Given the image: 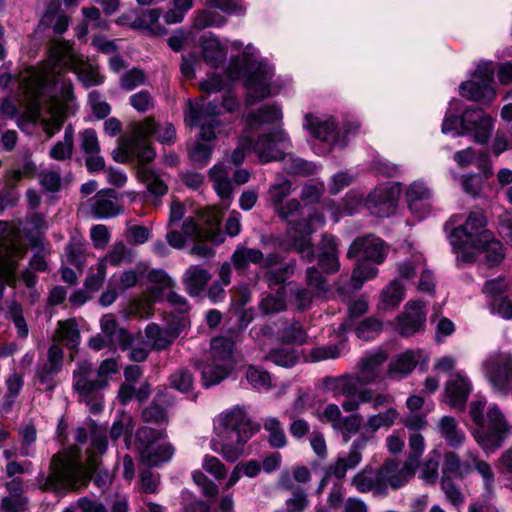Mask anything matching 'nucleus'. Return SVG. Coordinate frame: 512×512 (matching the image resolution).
<instances>
[{"instance_id": "17", "label": "nucleus", "mask_w": 512, "mask_h": 512, "mask_svg": "<svg viewBox=\"0 0 512 512\" xmlns=\"http://www.w3.org/2000/svg\"><path fill=\"white\" fill-rule=\"evenodd\" d=\"M252 146L260 162L267 163L285 159V151L291 148V141L283 129L277 128L253 140Z\"/></svg>"}, {"instance_id": "62", "label": "nucleus", "mask_w": 512, "mask_h": 512, "mask_svg": "<svg viewBox=\"0 0 512 512\" xmlns=\"http://www.w3.org/2000/svg\"><path fill=\"white\" fill-rule=\"evenodd\" d=\"M192 6L193 0H173V6L163 16L165 23L168 25L181 23Z\"/></svg>"}, {"instance_id": "41", "label": "nucleus", "mask_w": 512, "mask_h": 512, "mask_svg": "<svg viewBox=\"0 0 512 512\" xmlns=\"http://www.w3.org/2000/svg\"><path fill=\"white\" fill-rule=\"evenodd\" d=\"M234 342L226 337H215L211 340L209 360L233 367Z\"/></svg>"}, {"instance_id": "7", "label": "nucleus", "mask_w": 512, "mask_h": 512, "mask_svg": "<svg viewBox=\"0 0 512 512\" xmlns=\"http://www.w3.org/2000/svg\"><path fill=\"white\" fill-rule=\"evenodd\" d=\"M167 438L165 428L155 429L149 426L139 427L135 433V447L140 461L148 467H161L170 462L175 454V447L170 442H161Z\"/></svg>"}, {"instance_id": "31", "label": "nucleus", "mask_w": 512, "mask_h": 512, "mask_svg": "<svg viewBox=\"0 0 512 512\" xmlns=\"http://www.w3.org/2000/svg\"><path fill=\"white\" fill-rule=\"evenodd\" d=\"M171 401L166 393H157L153 401L143 409L141 413L142 421L158 426L167 425L169 422L167 407Z\"/></svg>"}, {"instance_id": "57", "label": "nucleus", "mask_w": 512, "mask_h": 512, "mask_svg": "<svg viewBox=\"0 0 512 512\" xmlns=\"http://www.w3.org/2000/svg\"><path fill=\"white\" fill-rule=\"evenodd\" d=\"M132 259V251L128 249L123 242H118L113 245L111 251L99 262L104 264V267L107 268L108 264L112 266H119L122 263L132 262Z\"/></svg>"}, {"instance_id": "64", "label": "nucleus", "mask_w": 512, "mask_h": 512, "mask_svg": "<svg viewBox=\"0 0 512 512\" xmlns=\"http://www.w3.org/2000/svg\"><path fill=\"white\" fill-rule=\"evenodd\" d=\"M306 282L316 296H325L329 291V285L323 275L315 267H309L306 271Z\"/></svg>"}, {"instance_id": "32", "label": "nucleus", "mask_w": 512, "mask_h": 512, "mask_svg": "<svg viewBox=\"0 0 512 512\" xmlns=\"http://www.w3.org/2000/svg\"><path fill=\"white\" fill-rule=\"evenodd\" d=\"M101 331L113 344L121 349L129 348L133 343V336L124 328L119 327L113 314H105L100 320Z\"/></svg>"}, {"instance_id": "35", "label": "nucleus", "mask_w": 512, "mask_h": 512, "mask_svg": "<svg viewBox=\"0 0 512 512\" xmlns=\"http://www.w3.org/2000/svg\"><path fill=\"white\" fill-rule=\"evenodd\" d=\"M437 429L446 444L453 448H460L466 441L465 432L459 427L457 420L452 416H443L437 423Z\"/></svg>"}, {"instance_id": "30", "label": "nucleus", "mask_w": 512, "mask_h": 512, "mask_svg": "<svg viewBox=\"0 0 512 512\" xmlns=\"http://www.w3.org/2000/svg\"><path fill=\"white\" fill-rule=\"evenodd\" d=\"M50 254V248L45 242L40 243V250L36 251L29 260V265L21 273V278L28 289L34 288L37 284V272L48 271L46 257Z\"/></svg>"}, {"instance_id": "40", "label": "nucleus", "mask_w": 512, "mask_h": 512, "mask_svg": "<svg viewBox=\"0 0 512 512\" xmlns=\"http://www.w3.org/2000/svg\"><path fill=\"white\" fill-rule=\"evenodd\" d=\"M398 416V411L393 407H389L383 412L369 415L363 424L364 433L362 435H365L369 438L368 435L372 436L381 428H390L394 425Z\"/></svg>"}, {"instance_id": "22", "label": "nucleus", "mask_w": 512, "mask_h": 512, "mask_svg": "<svg viewBox=\"0 0 512 512\" xmlns=\"http://www.w3.org/2000/svg\"><path fill=\"white\" fill-rule=\"evenodd\" d=\"M63 357L62 347L53 343L47 351L46 360L38 365L36 379L46 390H54L56 386L55 377L62 370Z\"/></svg>"}, {"instance_id": "4", "label": "nucleus", "mask_w": 512, "mask_h": 512, "mask_svg": "<svg viewBox=\"0 0 512 512\" xmlns=\"http://www.w3.org/2000/svg\"><path fill=\"white\" fill-rule=\"evenodd\" d=\"M219 113V107L214 102L203 104L200 109L191 107L188 121L190 125H200V135L191 148V160L199 166H204L210 160L214 149L213 141L221 133V123L214 116Z\"/></svg>"}, {"instance_id": "14", "label": "nucleus", "mask_w": 512, "mask_h": 512, "mask_svg": "<svg viewBox=\"0 0 512 512\" xmlns=\"http://www.w3.org/2000/svg\"><path fill=\"white\" fill-rule=\"evenodd\" d=\"M355 380H345L342 383V393L334 394V396L342 395L345 400L341 406L345 412H356L364 403H370L373 410L381 407H387L393 404V396L385 393H375L372 389L355 387Z\"/></svg>"}, {"instance_id": "25", "label": "nucleus", "mask_w": 512, "mask_h": 512, "mask_svg": "<svg viewBox=\"0 0 512 512\" xmlns=\"http://www.w3.org/2000/svg\"><path fill=\"white\" fill-rule=\"evenodd\" d=\"M368 437L360 435L351 444L348 454L339 457L337 461L329 467V473L338 479H343L348 470L354 469L362 460V452L366 448Z\"/></svg>"}, {"instance_id": "10", "label": "nucleus", "mask_w": 512, "mask_h": 512, "mask_svg": "<svg viewBox=\"0 0 512 512\" xmlns=\"http://www.w3.org/2000/svg\"><path fill=\"white\" fill-rule=\"evenodd\" d=\"M107 388L104 380L95 374L90 361H80L73 371V389L78 395L79 402L85 403L93 414L103 410L104 397L102 391Z\"/></svg>"}, {"instance_id": "3", "label": "nucleus", "mask_w": 512, "mask_h": 512, "mask_svg": "<svg viewBox=\"0 0 512 512\" xmlns=\"http://www.w3.org/2000/svg\"><path fill=\"white\" fill-rule=\"evenodd\" d=\"M48 475L39 473L36 482L39 489L64 495L88 483L91 471L73 453L59 452L53 455Z\"/></svg>"}, {"instance_id": "12", "label": "nucleus", "mask_w": 512, "mask_h": 512, "mask_svg": "<svg viewBox=\"0 0 512 512\" xmlns=\"http://www.w3.org/2000/svg\"><path fill=\"white\" fill-rule=\"evenodd\" d=\"M476 426L473 432L474 439L486 453L499 449L510 435L512 428L495 404L488 408L486 417Z\"/></svg>"}, {"instance_id": "11", "label": "nucleus", "mask_w": 512, "mask_h": 512, "mask_svg": "<svg viewBox=\"0 0 512 512\" xmlns=\"http://www.w3.org/2000/svg\"><path fill=\"white\" fill-rule=\"evenodd\" d=\"M400 189L392 185L376 187L366 198L361 194L347 197L343 206V214H353L360 205H364L369 212L378 217H389L397 206Z\"/></svg>"}, {"instance_id": "59", "label": "nucleus", "mask_w": 512, "mask_h": 512, "mask_svg": "<svg viewBox=\"0 0 512 512\" xmlns=\"http://www.w3.org/2000/svg\"><path fill=\"white\" fill-rule=\"evenodd\" d=\"M259 308L264 314H271L286 309L285 289L280 287L275 295H267L260 303Z\"/></svg>"}, {"instance_id": "37", "label": "nucleus", "mask_w": 512, "mask_h": 512, "mask_svg": "<svg viewBox=\"0 0 512 512\" xmlns=\"http://www.w3.org/2000/svg\"><path fill=\"white\" fill-rule=\"evenodd\" d=\"M218 438L211 440L210 447L214 452L221 454L228 462H235L240 458L244 452V445L248 441H242L241 437H234L232 440L226 437Z\"/></svg>"}, {"instance_id": "34", "label": "nucleus", "mask_w": 512, "mask_h": 512, "mask_svg": "<svg viewBox=\"0 0 512 512\" xmlns=\"http://www.w3.org/2000/svg\"><path fill=\"white\" fill-rule=\"evenodd\" d=\"M211 277L208 270L199 265H191L185 270L182 282L187 293L192 297H196L203 293Z\"/></svg>"}, {"instance_id": "47", "label": "nucleus", "mask_w": 512, "mask_h": 512, "mask_svg": "<svg viewBox=\"0 0 512 512\" xmlns=\"http://www.w3.org/2000/svg\"><path fill=\"white\" fill-rule=\"evenodd\" d=\"M232 368L233 367L226 366L225 364L209 360L201 372L203 386L209 388L213 385L219 384L228 377Z\"/></svg>"}, {"instance_id": "52", "label": "nucleus", "mask_w": 512, "mask_h": 512, "mask_svg": "<svg viewBox=\"0 0 512 512\" xmlns=\"http://www.w3.org/2000/svg\"><path fill=\"white\" fill-rule=\"evenodd\" d=\"M55 339L63 342L69 349H74L80 341L78 326L74 320L58 322Z\"/></svg>"}, {"instance_id": "45", "label": "nucleus", "mask_w": 512, "mask_h": 512, "mask_svg": "<svg viewBox=\"0 0 512 512\" xmlns=\"http://www.w3.org/2000/svg\"><path fill=\"white\" fill-rule=\"evenodd\" d=\"M201 221L205 224L204 230L207 241L214 244H220L224 241V236L219 228L221 214L218 210L207 209L201 215Z\"/></svg>"}, {"instance_id": "15", "label": "nucleus", "mask_w": 512, "mask_h": 512, "mask_svg": "<svg viewBox=\"0 0 512 512\" xmlns=\"http://www.w3.org/2000/svg\"><path fill=\"white\" fill-rule=\"evenodd\" d=\"M473 78V80L465 81L459 86L460 95L470 101L491 103L495 98L492 62L480 63L473 74Z\"/></svg>"}, {"instance_id": "49", "label": "nucleus", "mask_w": 512, "mask_h": 512, "mask_svg": "<svg viewBox=\"0 0 512 512\" xmlns=\"http://www.w3.org/2000/svg\"><path fill=\"white\" fill-rule=\"evenodd\" d=\"M263 428L268 432L267 441L272 448L281 449L287 445V437L278 418L271 416L264 418Z\"/></svg>"}, {"instance_id": "38", "label": "nucleus", "mask_w": 512, "mask_h": 512, "mask_svg": "<svg viewBox=\"0 0 512 512\" xmlns=\"http://www.w3.org/2000/svg\"><path fill=\"white\" fill-rule=\"evenodd\" d=\"M321 253L318 258L319 266L327 273H335L340 268L336 238L324 235L321 240Z\"/></svg>"}, {"instance_id": "23", "label": "nucleus", "mask_w": 512, "mask_h": 512, "mask_svg": "<svg viewBox=\"0 0 512 512\" xmlns=\"http://www.w3.org/2000/svg\"><path fill=\"white\" fill-rule=\"evenodd\" d=\"M378 471L383 484V492H385L387 486L393 489L402 487L414 476L416 469L406 461L401 463L394 459H388Z\"/></svg>"}, {"instance_id": "26", "label": "nucleus", "mask_w": 512, "mask_h": 512, "mask_svg": "<svg viewBox=\"0 0 512 512\" xmlns=\"http://www.w3.org/2000/svg\"><path fill=\"white\" fill-rule=\"evenodd\" d=\"M90 209L97 219L112 218L120 215L123 211L119 204L116 192L112 189L98 191L90 199Z\"/></svg>"}, {"instance_id": "20", "label": "nucleus", "mask_w": 512, "mask_h": 512, "mask_svg": "<svg viewBox=\"0 0 512 512\" xmlns=\"http://www.w3.org/2000/svg\"><path fill=\"white\" fill-rule=\"evenodd\" d=\"M387 251L388 248L383 240L373 235H367L352 242L347 257L350 259L361 257L360 260L381 264L387 255Z\"/></svg>"}, {"instance_id": "19", "label": "nucleus", "mask_w": 512, "mask_h": 512, "mask_svg": "<svg viewBox=\"0 0 512 512\" xmlns=\"http://www.w3.org/2000/svg\"><path fill=\"white\" fill-rule=\"evenodd\" d=\"M218 423L221 429L218 437H226L230 440L234 437H241L242 441L249 440L258 430L252 424L247 412L239 406L221 414Z\"/></svg>"}, {"instance_id": "24", "label": "nucleus", "mask_w": 512, "mask_h": 512, "mask_svg": "<svg viewBox=\"0 0 512 512\" xmlns=\"http://www.w3.org/2000/svg\"><path fill=\"white\" fill-rule=\"evenodd\" d=\"M423 304L420 301H409L404 311L397 317V331L405 337L412 336L420 331L426 322Z\"/></svg>"}, {"instance_id": "13", "label": "nucleus", "mask_w": 512, "mask_h": 512, "mask_svg": "<svg viewBox=\"0 0 512 512\" xmlns=\"http://www.w3.org/2000/svg\"><path fill=\"white\" fill-rule=\"evenodd\" d=\"M388 356L383 351H377L365 355L359 363V373L357 376L343 375L339 377H327L324 384L327 389L334 394L342 393V383L345 380H355V387L369 385L382 377V366Z\"/></svg>"}, {"instance_id": "42", "label": "nucleus", "mask_w": 512, "mask_h": 512, "mask_svg": "<svg viewBox=\"0 0 512 512\" xmlns=\"http://www.w3.org/2000/svg\"><path fill=\"white\" fill-rule=\"evenodd\" d=\"M209 177L218 196L223 200H230L233 186L227 168L222 164H216L209 170Z\"/></svg>"}, {"instance_id": "1", "label": "nucleus", "mask_w": 512, "mask_h": 512, "mask_svg": "<svg viewBox=\"0 0 512 512\" xmlns=\"http://www.w3.org/2000/svg\"><path fill=\"white\" fill-rule=\"evenodd\" d=\"M487 219L483 212H470L465 223L454 228L450 243L457 250L456 260L473 263L480 253H485L490 265L498 264L504 258L502 244L486 229Z\"/></svg>"}, {"instance_id": "5", "label": "nucleus", "mask_w": 512, "mask_h": 512, "mask_svg": "<svg viewBox=\"0 0 512 512\" xmlns=\"http://www.w3.org/2000/svg\"><path fill=\"white\" fill-rule=\"evenodd\" d=\"M227 76L230 79H245L248 105H254L270 95L273 69L263 61H257L251 57H245L243 64L238 60L232 61L227 69Z\"/></svg>"}, {"instance_id": "36", "label": "nucleus", "mask_w": 512, "mask_h": 512, "mask_svg": "<svg viewBox=\"0 0 512 512\" xmlns=\"http://www.w3.org/2000/svg\"><path fill=\"white\" fill-rule=\"evenodd\" d=\"M377 273L378 269L373 264L368 261L359 260L351 275L349 286H339L338 292L341 295L354 293L363 286L365 281L376 277Z\"/></svg>"}, {"instance_id": "63", "label": "nucleus", "mask_w": 512, "mask_h": 512, "mask_svg": "<svg viewBox=\"0 0 512 512\" xmlns=\"http://www.w3.org/2000/svg\"><path fill=\"white\" fill-rule=\"evenodd\" d=\"M294 272V264L284 263L265 272L264 278L267 284L272 287L283 284Z\"/></svg>"}, {"instance_id": "18", "label": "nucleus", "mask_w": 512, "mask_h": 512, "mask_svg": "<svg viewBox=\"0 0 512 512\" xmlns=\"http://www.w3.org/2000/svg\"><path fill=\"white\" fill-rule=\"evenodd\" d=\"M485 377L494 390L506 393L512 377V354L498 352L490 354L482 364Z\"/></svg>"}, {"instance_id": "28", "label": "nucleus", "mask_w": 512, "mask_h": 512, "mask_svg": "<svg viewBox=\"0 0 512 512\" xmlns=\"http://www.w3.org/2000/svg\"><path fill=\"white\" fill-rule=\"evenodd\" d=\"M406 200L410 211L418 218L429 214L431 209L432 194L430 189L423 183L415 181L406 190Z\"/></svg>"}, {"instance_id": "9", "label": "nucleus", "mask_w": 512, "mask_h": 512, "mask_svg": "<svg viewBox=\"0 0 512 512\" xmlns=\"http://www.w3.org/2000/svg\"><path fill=\"white\" fill-rule=\"evenodd\" d=\"M493 130V119L480 109H466L459 118L457 115L447 114L442 123L444 134L455 132L456 136L472 135L474 141L485 144Z\"/></svg>"}, {"instance_id": "29", "label": "nucleus", "mask_w": 512, "mask_h": 512, "mask_svg": "<svg viewBox=\"0 0 512 512\" xmlns=\"http://www.w3.org/2000/svg\"><path fill=\"white\" fill-rule=\"evenodd\" d=\"M442 477H449L450 479H464L472 472L471 459L468 456V451L465 454V459L452 450L446 451L443 455L442 464Z\"/></svg>"}, {"instance_id": "51", "label": "nucleus", "mask_w": 512, "mask_h": 512, "mask_svg": "<svg viewBox=\"0 0 512 512\" xmlns=\"http://www.w3.org/2000/svg\"><path fill=\"white\" fill-rule=\"evenodd\" d=\"M245 378L248 384L258 391H269L273 386L270 373L255 365L247 366Z\"/></svg>"}, {"instance_id": "8", "label": "nucleus", "mask_w": 512, "mask_h": 512, "mask_svg": "<svg viewBox=\"0 0 512 512\" xmlns=\"http://www.w3.org/2000/svg\"><path fill=\"white\" fill-rule=\"evenodd\" d=\"M154 130L155 122L151 118L133 123L131 125V135L122 136L118 139L119 153L114 152V160L125 162L130 157H135L142 163L151 162L155 157V151L147 142V139Z\"/></svg>"}, {"instance_id": "44", "label": "nucleus", "mask_w": 512, "mask_h": 512, "mask_svg": "<svg viewBox=\"0 0 512 512\" xmlns=\"http://www.w3.org/2000/svg\"><path fill=\"white\" fill-rule=\"evenodd\" d=\"M202 53L204 61L209 66L217 68L224 63L227 50L217 38L209 37L202 42Z\"/></svg>"}, {"instance_id": "48", "label": "nucleus", "mask_w": 512, "mask_h": 512, "mask_svg": "<svg viewBox=\"0 0 512 512\" xmlns=\"http://www.w3.org/2000/svg\"><path fill=\"white\" fill-rule=\"evenodd\" d=\"M417 359L412 351L400 354L389 364L388 374L391 378L401 379L415 368Z\"/></svg>"}, {"instance_id": "46", "label": "nucleus", "mask_w": 512, "mask_h": 512, "mask_svg": "<svg viewBox=\"0 0 512 512\" xmlns=\"http://www.w3.org/2000/svg\"><path fill=\"white\" fill-rule=\"evenodd\" d=\"M161 16L160 9H148L134 21V26L146 30L152 35H164L167 29L160 24L159 19Z\"/></svg>"}, {"instance_id": "21", "label": "nucleus", "mask_w": 512, "mask_h": 512, "mask_svg": "<svg viewBox=\"0 0 512 512\" xmlns=\"http://www.w3.org/2000/svg\"><path fill=\"white\" fill-rule=\"evenodd\" d=\"M304 128L313 137L328 142L331 146H345L344 138L340 136V131L332 117H319L307 114L305 116Z\"/></svg>"}, {"instance_id": "61", "label": "nucleus", "mask_w": 512, "mask_h": 512, "mask_svg": "<svg viewBox=\"0 0 512 512\" xmlns=\"http://www.w3.org/2000/svg\"><path fill=\"white\" fill-rule=\"evenodd\" d=\"M19 435L21 437V447L19 455L22 457H30L34 455L32 445L37 439V431L33 424H24L19 427Z\"/></svg>"}, {"instance_id": "6", "label": "nucleus", "mask_w": 512, "mask_h": 512, "mask_svg": "<svg viewBox=\"0 0 512 512\" xmlns=\"http://www.w3.org/2000/svg\"><path fill=\"white\" fill-rule=\"evenodd\" d=\"M48 61L52 72L59 73L70 69L86 88L103 83L104 77L99 73L98 67L76 56L66 41L52 42Z\"/></svg>"}, {"instance_id": "39", "label": "nucleus", "mask_w": 512, "mask_h": 512, "mask_svg": "<svg viewBox=\"0 0 512 512\" xmlns=\"http://www.w3.org/2000/svg\"><path fill=\"white\" fill-rule=\"evenodd\" d=\"M351 485L360 493H367L370 491L383 493V484L380 480L379 471H374L369 467H365L363 470L358 472L351 479Z\"/></svg>"}, {"instance_id": "2", "label": "nucleus", "mask_w": 512, "mask_h": 512, "mask_svg": "<svg viewBox=\"0 0 512 512\" xmlns=\"http://www.w3.org/2000/svg\"><path fill=\"white\" fill-rule=\"evenodd\" d=\"M275 213L287 223L286 235L294 247L307 262L314 260L311 234L314 226H322L324 217L311 207L303 206L297 199H290L276 208Z\"/></svg>"}, {"instance_id": "43", "label": "nucleus", "mask_w": 512, "mask_h": 512, "mask_svg": "<svg viewBox=\"0 0 512 512\" xmlns=\"http://www.w3.org/2000/svg\"><path fill=\"white\" fill-rule=\"evenodd\" d=\"M282 119L281 109L277 105H266L257 111L249 113L246 124L249 129H255L262 124H272Z\"/></svg>"}, {"instance_id": "60", "label": "nucleus", "mask_w": 512, "mask_h": 512, "mask_svg": "<svg viewBox=\"0 0 512 512\" xmlns=\"http://www.w3.org/2000/svg\"><path fill=\"white\" fill-rule=\"evenodd\" d=\"M291 186L292 184L289 180H282L270 186L267 192V199L274 211L285 203L284 199L291 193Z\"/></svg>"}, {"instance_id": "56", "label": "nucleus", "mask_w": 512, "mask_h": 512, "mask_svg": "<svg viewBox=\"0 0 512 512\" xmlns=\"http://www.w3.org/2000/svg\"><path fill=\"white\" fill-rule=\"evenodd\" d=\"M263 260V253L258 249L239 247L232 255V262L236 269L244 270L250 263L259 264Z\"/></svg>"}, {"instance_id": "33", "label": "nucleus", "mask_w": 512, "mask_h": 512, "mask_svg": "<svg viewBox=\"0 0 512 512\" xmlns=\"http://www.w3.org/2000/svg\"><path fill=\"white\" fill-rule=\"evenodd\" d=\"M181 331L176 326H169L164 329L159 325L151 323L145 329V335L154 350L161 351L173 344L179 337Z\"/></svg>"}, {"instance_id": "55", "label": "nucleus", "mask_w": 512, "mask_h": 512, "mask_svg": "<svg viewBox=\"0 0 512 512\" xmlns=\"http://www.w3.org/2000/svg\"><path fill=\"white\" fill-rule=\"evenodd\" d=\"M73 147L74 134L72 126L69 125L65 129L64 139L55 143V145L51 148L49 155L55 160L64 161L71 158Z\"/></svg>"}, {"instance_id": "53", "label": "nucleus", "mask_w": 512, "mask_h": 512, "mask_svg": "<svg viewBox=\"0 0 512 512\" xmlns=\"http://www.w3.org/2000/svg\"><path fill=\"white\" fill-rule=\"evenodd\" d=\"M405 289L398 280H392L381 292V308H396L404 299Z\"/></svg>"}, {"instance_id": "58", "label": "nucleus", "mask_w": 512, "mask_h": 512, "mask_svg": "<svg viewBox=\"0 0 512 512\" xmlns=\"http://www.w3.org/2000/svg\"><path fill=\"white\" fill-rule=\"evenodd\" d=\"M265 360L271 361L278 366L289 368L297 363L298 355L293 348L280 347L270 350L265 356Z\"/></svg>"}, {"instance_id": "27", "label": "nucleus", "mask_w": 512, "mask_h": 512, "mask_svg": "<svg viewBox=\"0 0 512 512\" xmlns=\"http://www.w3.org/2000/svg\"><path fill=\"white\" fill-rule=\"evenodd\" d=\"M471 390L472 384L467 376L462 373L450 375L445 384V396L448 404L453 408L463 410Z\"/></svg>"}, {"instance_id": "50", "label": "nucleus", "mask_w": 512, "mask_h": 512, "mask_svg": "<svg viewBox=\"0 0 512 512\" xmlns=\"http://www.w3.org/2000/svg\"><path fill=\"white\" fill-rule=\"evenodd\" d=\"M140 180L146 185L147 190L156 197L165 195L168 191L167 184L162 175L150 168H142L138 171Z\"/></svg>"}, {"instance_id": "16", "label": "nucleus", "mask_w": 512, "mask_h": 512, "mask_svg": "<svg viewBox=\"0 0 512 512\" xmlns=\"http://www.w3.org/2000/svg\"><path fill=\"white\" fill-rule=\"evenodd\" d=\"M26 254V247L18 243L14 238L0 240V301L3 297L5 284L15 286L17 277L16 269L19 259Z\"/></svg>"}, {"instance_id": "54", "label": "nucleus", "mask_w": 512, "mask_h": 512, "mask_svg": "<svg viewBox=\"0 0 512 512\" xmlns=\"http://www.w3.org/2000/svg\"><path fill=\"white\" fill-rule=\"evenodd\" d=\"M23 384V377L20 374L13 373L7 378V393L3 397V400L0 401V410L2 412L7 413L11 410L15 399L18 397L20 391L22 390Z\"/></svg>"}]
</instances>
